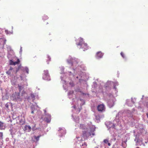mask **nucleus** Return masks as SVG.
<instances>
[{
    "label": "nucleus",
    "mask_w": 148,
    "mask_h": 148,
    "mask_svg": "<svg viewBox=\"0 0 148 148\" xmlns=\"http://www.w3.org/2000/svg\"><path fill=\"white\" fill-rule=\"evenodd\" d=\"M91 126H89V128L87 127V128L86 129V131H84L82 132V135L84 138H87L89 136H91V132L92 131L94 132L95 129L93 128L92 129L91 127Z\"/></svg>",
    "instance_id": "1"
},
{
    "label": "nucleus",
    "mask_w": 148,
    "mask_h": 148,
    "mask_svg": "<svg viewBox=\"0 0 148 148\" xmlns=\"http://www.w3.org/2000/svg\"><path fill=\"white\" fill-rule=\"evenodd\" d=\"M77 45L78 46H79V48L82 49L83 51H85L88 49L87 45L84 42L82 38H80L79 39V42Z\"/></svg>",
    "instance_id": "2"
},
{
    "label": "nucleus",
    "mask_w": 148,
    "mask_h": 148,
    "mask_svg": "<svg viewBox=\"0 0 148 148\" xmlns=\"http://www.w3.org/2000/svg\"><path fill=\"white\" fill-rule=\"evenodd\" d=\"M43 78L45 80H49V75L48 72L47 70H45L43 73Z\"/></svg>",
    "instance_id": "3"
},
{
    "label": "nucleus",
    "mask_w": 148,
    "mask_h": 148,
    "mask_svg": "<svg viewBox=\"0 0 148 148\" xmlns=\"http://www.w3.org/2000/svg\"><path fill=\"white\" fill-rule=\"evenodd\" d=\"M97 108L98 111L102 112L105 110V107L104 104H101L98 106Z\"/></svg>",
    "instance_id": "4"
},
{
    "label": "nucleus",
    "mask_w": 148,
    "mask_h": 148,
    "mask_svg": "<svg viewBox=\"0 0 148 148\" xmlns=\"http://www.w3.org/2000/svg\"><path fill=\"white\" fill-rule=\"evenodd\" d=\"M103 55V53L101 51L98 52L96 54V57L97 58H101Z\"/></svg>",
    "instance_id": "5"
},
{
    "label": "nucleus",
    "mask_w": 148,
    "mask_h": 148,
    "mask_svg": "<svg viewBox=\"0 0 148 148\" xmlns=\"http://www.w3.org/2000/svg\"><path fill=\"white\" fill-rule=\"evenodd\" d=\"M5 126L4 123L0 121V130H3L4 129Z\"/></svg>",
    "instance_id": "6"
},
{
    "label": "nucleus",
    "mask_w": 148,
    "mask_h": 148,
    "mask_svg": "<svg viewBox=\"0 0 148 148\" xmlns=\"http://www.w3.org/2000/svg\"><path fill=\"white\" fill-rule=\"evenodd\" d=\"M87 127L88 128V125H87V127H86L84 124H81L80 125L79 128L80 129L85 130L87 128Z\"/></svg>",
    "instance_id": "7"
},
{
    "label": "nucleus",
    "mask_w": 148,
    "mask_h": 148,
    "mask_svg": "<svg viewBox=\"0 0 148 148\" xmlns=\"http://www.w3.org/2000/svg\"><path fill=\"white\" fill-rule=\"evenodd\" d=\"M48 117V118H46L45 119L46 121L48 123H49L50 122L51 120V116L50 115H49Z\"/></svg>",
    "instance_id": "8"
},
{
    "label": "nucleus",
    "mask_w": 148,
    "mask_h": 148,
    "mask_svg": "<svg viewBox=\"0 0 148 148\" xmlns=\"http://www.w3.org/2000/svg\"><path fill=\"white\" fill-rule=\"evenodd\" d=\"M70 60L72 61L71 64L72 65L75 62H76L77 63H78L77 60H75V59L71 58L70 59Z\"/></svg>",
    "instance_id": "9"
},
{
    "label": "nucleus",
    "mask_w": 148,
    "mask_h": 148,
    "mask_svg": "<svg viewBox=\"0 0 148 148\" xmlns=\"http://www.w3.org/2000/svg\"><path fill=\"white\" fill-rule=\"evenodd\" d=\"M20 62V60H19V59H18L16 61L14 62V63L12 64H13V65H15L16 64H19Z\"/></svg>",
    "instance_id": "10"
},
{
    "label": "nucleus",
    "mask_w": 148,
    "mask_h": 148,
    "mask_svg": "<svg viewBox=\"0 0 148 148\" xmlns=\"http://www.w3.org/2000/svg\"><path fill=\"white\" fill-rule=\"evenodd\" d=\"M18 86L19 88V93L21 92V90L23 88V87L19 85V84H18Z\"/></svg>",
    "instance_id": "11"
},
{
    "label": "nucleus",
    "mask_w": 148,
    "mask_h": 148,
    "mask_svg": "<svg viewBox=\"0 0 148 148\" xmlns=\"http://www.w3.org/2000/svg\"><path fill=\"white\" fill-rule=\"evenodd\" d=\"M25 128L26 130L28 129L29 131H30L31 129V128L30 126L27 125H26L25 126Z\"/></svg>",
    "instance_id": "12"
},
{
    "label": "nucleus",
    "mask_w": 148,
    "mask_h": 148,
    "mask_svg": "<svg viewBox=\"0 0 148 148\" xmlns=\"http://www.w3.org/2000/svg\"><path fill=\"white\" fill-rule=\"evenodd\" d=\"M25 123V121L24 120L21 119L19 123H20V124H21V125H23Z\"/></svg>",
    "instance_id": "13"
},
{
    "label": "nucleus",
    "mask_w": 148,
    "mask_h": 148,
    "mask_svg": "<svg viewBox=\"0 0 148 148\" xmlns=\"http://www.w3.org/2000/svg\"><path fill=\"white\" fill-rule=\"evenodd\" d=\"M3 134L2 132H0V140H2L3 139Z\"/></svg>",
    "instance_id": "14"
},
{
    "label": "nucleus",
    "mask_w": 148,
    "mask_h": 148,
    "mask_svg": "<svg viewBox=\"0 0 148 148\" xmlns=\"http://www.w3.org/2000/svg\"><path fill=\"white\" fill-rule=\"evenodd\" d=\"M46 58H47V62H48L50 61L51 58L49 56H47ZM47 63H49L48 62H47Z\"/></svg>",
    "instance_id": "15"
},
{
    "label": "nucleus",
    "mask_w": 148,
    "mask_h": 148,
    "mask_svg": "<svg viewBox=\"0 0 148 148\" xmlns=\"http://www.w3.org/2000/svg\"><path fill=\"white\" fill-rule=\"evenodd\" d=\"M48 17L46 15H44L43 16L42 19L44 20H45L48 19Z\"/></svg>",
    "instance_id": "16"
},
{
    "label": "nucleus",
    "mask_w": 148,
    "mask_h": 148,
    "mask_svg": "<svg viewBox=\"0 0 148 148\" xmlns=\"http://www.w3.org/2000/svg\"><path fill=\"white\" fill-rule=\"evenodd\" d=\"M121 55L123 58H125V54L123 52H121Z\"/></svg>",
    "instance_id": "17"
},
{
    "label": "nucleus",
    "mask_w": 148,
    "mask_h": 148,
    "mask_svg": "<svg viewBox=\"0 0 148 148\" xmlns=\"http://www.w3.org/2000/svg\"><path fill=\"white\" fill-rule=\"evenodd\" d=\"M40 135L38 136H35L34 138L36 139L37 141H38L39 138L40 137Z\"/></svg>",
    "instance_id": "18"
},
{
    "label": "nucleus",
    "mask_w": 148,
    "mask_h": 148,
    "mask_svg": "<svg viewBox=\"0 0 148 148\" xmlns=\"http://www.w3.org/2000/svg\"><path fill=\"white\" fill-rule=\"evenodd\" d=\"M73 93H74L73 91V90L70 91L69 93V95H71L73 94Z\"/></svg>",
    "instance_id": "19"
},
{
    "label": "nucleus",
    "mask_w": 148,
    "mask_h": 148,
    "mask_svg": "<svg viewBox=\"0 0 148 148\" xmlns=\"http://www.w3.org/2000/svg\"><path fill=\"white\" fill-rule=\"evenodd\" d=\"M103 142L107 144L108 142V141L107 139H104L103 140Z\"/></svg>",
    "instance_id": "20"
},
{
    "label": "nucleus",
    "mask_w": 148,
    "mask_h": 148,
    "mask_svg": "<svg viewBox=\"0 0 148 148\" xmlns=\"http://www.w3.org/2000/svg\"><path fill=\"white\" fill-rule=\"evenodd\" d=\"M25 70L26 71V72L27 73H29V69L27 68H26L25 69Z\"/></svg>",
    "instance_id": "21"
},
{
    "label": "nucleus",
    "mask_w": 148,
    "mask_h": 148,
    "mask_svg": "<svg viewBox=\"0 0 148 148\" xmlns=\"http://www.w3.org/2000/svg\"><path fill=\"white\" fill-rule=\"evenodd\" d=\"M8 74V75L10 74V71L8 70V71L6 72Z\"/></svg>",
    "instance_id": "22"
},
{
    "label": "nucleus",
    "mask_w": 148,
    "mask_h": 148,
    "mask_svg": "<svg viewBox=\"0 0 148 148\" xmlns=\"http://www.w3.org/2000/svg\"><path fill=\"white\" fill-rule=\"evenodd\" d=\"M25 92L24 91H23L22 92V94L21 95L22 96H23L24 94H25Z\"/></svg>",
    "instance_id": "23"
},
{
    "label": "nucleus",
    "mask_w": 148,
    "mask_h": 148,
    "mask_svg": "<svg viewBox=\"0 0 148 148\" xmlns=\"http://www.w3.org/2000/svg\"><path fill=\"white\" fill-rule=\"evenodd\" d=\"M14 63V62H13L12 61H11L10 64L11 65H13V64H13Z\"/></svg>",
    "instance_id": "24"
},
{
    "label": "nucleus",
    "mask_w": 148,
    "mask_h": 148,
    "mask_svg": "<svg viewBox=\"0 0 148 148\" xmlns=\"http://www.w3.org/2000/svg\"><path fill=\"white\" fill-rule=\"evenodd\" d=\"M12 69H13V68L12 67H10L9 70L10 71L12 70Z\"/></svg>",
    "instance_id": "25"
},
{
    "label": "nucleus",
    "mask_w": 148,
    "mask_h": 148,
    "mask_svg": "<svg viewBox=\"0 0 148 148\" xmlns=\"http://www.w3.org/2000/svg\"><path fill=\"white\" fill-rule=\"evenodd\" d=\"M5 107L7 108H8V105L7 104H6L5 105Z\"/></svg>",
    "instance_id": "26"
},
{
    "label": "nucleus",
    "mask_w": 148,
    "mask_h": 148,
    "mask_svg": "<svg viewBox=\"0 0 148 148\" xmlns=\"http://www.w3.org/2000/svg\"><path fill=\"white\" fill-rule=\"evenodd\" d=\"M108 145L109 146H110L111 145L110 143H108Z\"/></svg>",
    "instance_id": "27"
},
{
    "label": "nucleus",
    "mask_w": 148,
    "mask_h": 148,
    "mask_svg": "<svg viewBox=\"0 0 148 148\" xmlns=\"http://www.w3.org/2000/svg\"><path fill=\"white\" fill-rule=\"evenodd\" d=\"M31 113L32 114H34V110H32V111L31 112Z\"/></svg>",
    "instance_id": "28"
},
{
    "label": "nucleus",
    "mask_w": 148,
    "mask_h": 148,
    "mask_svg": "<svg viewBox=\"0 0 148 148\" xmlns=\"http://www.w3.org/2000/svg\"><path fill=\"white\" fill-rule=\"evenodd\" d=\"M146 106H147V107H148V103H146Z\"/></svg>",
    "instance_id": "29"
},
{
    "label": "nucleus",
    "mask_w": 148,
    "mask_h": 148,
    "mask_svg": "<svg viewBox=\"0 0 148 148\" xmlns=\"http://www.w3.org/2000/svg\"><path fill=\"white\" fill-rule=\"evenodd\" d=\"M146 115L147 118H148V113L146 114Z\"/></svg>",
    "instance_id": "30"
},
{
    "label": "nucleus",
    "mask_w": 148,
    "mask_h": 148,
    "mask_svg": "<svg viewBox=\"0 0 148 148\" xmlns=\"http://www.w3.org/2000/svg\"><path fill=\"white\" fill-rule=\"evenodd\" d=\"M6 40H4V45L5 44V42H6Z\"/></svg>",
    "instance_id": "31"
},
{
    "label": "nucleus",
    "mask_w": 148,
    "mask_h": 148,
    "mask_svg": "<svg viewBox=\"0 0 148 148\" xmlns=\"http://www.w3.org/2000/svg\"><path fill=\"white\" fill-rule=\"evenodd\" d=\"M62 129V128H60L59 129V130H61Z\"/></svg>",
    "instance_id": "32"
},
{
    "label": "nucleus",
    "mask_w": 148,
    "mask_h": 148,
    "mask_svg": "<svg viewBox=\"0 0 148 148\" xmlns=\"http://www.w3.org/2000/svg\"><path fill=\"white\" fill-rule=\"evenodd\" d=\"M92 135H94V134H93V133H92Z\"/></svg>",
    "instance_id": "33"
},
{
    "label": "nucleus",
    "mask_w": 148,
    "mask_h": 148,
    "mask_svg": "<svg viewBox=\"0 0 148 148\" xmlns=\"http://www.w3.org/2000/svg\"><path fill=\"white\" fill-rule=\"evenodd\" d=\"M112 148H116V147H112Z\"/></svg>",
    "instance_id": "34"
},
{
    "label": "nucleus",
    "mask_w": 148,
    "mask_h": 148,
    "mask_svg": "<svg viewBox=\"0 0 148 148\" xmlns=\"http://www.w3.org/2000/svg\"><path fill=\"white\" fill-rule=\"evenodd\" d=\"M75 106H74V108H75Z\"/></svg>",
    "instance_id": "35"
},
{
    "label": "nucleus",
    "mask_w": 148,
    "mask_h": 148,
    "mask_svg": "<svg viewBox=\"0 0 148 148\" xmlns=\"http://www.w3.org/2000/svg\"><path fill=\"white\" fill-rule=\"evenodd\" d=\"M70 84H71V82H70Z\"/></svg>",
    "instance_id": "36"
},
{
    "label": "nucleus",
    "mask_w": 148,
    "mask_h": 148,
    "mask_svg": "<svg viewBox=\"0 0 148 148\" xmlns=\"http://www.w3.org/2000/svg\"><path fill=\"white\" fill-rule=\"evenodd\" d=\"M136 148H139V147H137Z\"/></svg>",
    "instance_id": "37"
}]
</instances>
